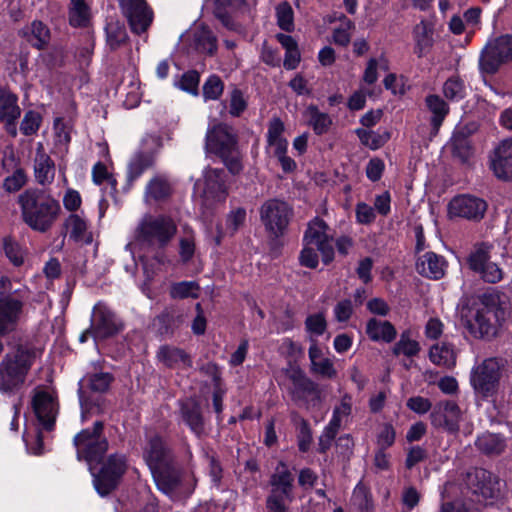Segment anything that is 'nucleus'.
Wrapping results in <instances>:
<instances>
[{"instance_id": "obj_1", "label": "nucleus", "mask_w": 512, "mask_h": 512, "mask_svg": "<svg viewBox=\"0 0 512 512\" xmlns=\"http://www.w3.org/2000/svg\"><path fill=\"white\" fill-rule=\"evenodd\" d=\"M40 351L28 343L12 345L0 361V393L15 395L26 384Z\"/></svg>"}, {"instance_id": "obj_2", "label": "nucleus", "mask_w": 512, "mask_h": 512, "mask_svg": "<svg viewBox=\"0 0 512 512\" xmlns=\"http://www.w3.org/2000/svg\"><path fill=\"white\" fill-rule=\"evenodd\" d=\"M23 222L33 231H49L61 214L57 199L41 189H27L18 197Z\"/></svg>"}, {"instance_id": "obj_3", "label": "nucleus", "mask_w": 512, "mask_h": 512, "mask_svg": "<svg viewBox=\"0 0 512 512\" xmlns=\"http://www.w3.org/2000/svg\"><path fill=\"white\" fill-rule=\"evenodd\" d=\"M507 315L500 295L494 292L485 293L467 318L466 328L475 338L492 339L498 335Z\"/></svg>"}, {"instance_id": "obj_4", "label": "nucleus", "mask_w": 512, "mask_h": 512, "mask_svg": "<svg viewBox=\"0 0 512 512\" xmlns=\"http://www.w3.org/2000/svg\"><path fill=\"white\" fill-rule=\"evenodd\" d=\"M205 150L220 157L230 173L237 175L242 171V156L237 136L230 126L216 124L208 128L205 136Z\"/></svg>"}, {"instance_id": "obj_5", "label": "nucleus", "mask_w": 512, "mask_h": 512, "mask_svg": "<svg viewBox=\"0 0 512 512\" xmlns=\"http://www.w3.org/2000/svg\"><path fill=\"white\" fill-rule=\"evenodd\" d=\"M177 226L168 216L144 215L134 231V241L149 247H165L175 236Z\"/></svg>"}, {"instance_id": "obj_6", "label": "nucleus", "mask_w": 512, "mask_h": 512, "mask_svg": "<svg viewBox=\"0 0 512 512\" xmlns=\"http://www.w3.org/2000/svg\"><path fill=\"white\" fill-rule=\"evenodd\" d=\"M512 61V35L504 34L489 39L479 56V70L482 75H493L500 67Z\"/></svg>"}, {"instance_id": "obj_7", "label": "nucleus", "mask_w": 512, "mask_h": 512, "mask_svg": "<svg viewBox=\"0 0 512 512\" xmlns=\"http://www.w3.org/2000/svg\"><path fill=\"white\" fill-rule=\"evenodd\" d=\"M103 423L96 421L93 428H87L75 435L73 439L78 460H85L89 465L99 463L108 449V442L102 435Z\"/></svg>"}, {"instance_id": "obj_8", "label": "nucleus", "mask_w": 512, "mask_h": 512, "mask_svg": "<svg viewBox=\"0 0 512 512\" xmlns=\"http://www.w3.org/2000/svg\"><path fill=\"white\" fill-rule=\"evenodd\" d=\"M503 367V361L496 357L487 358L474 366L470 375L473 389L484 397L492 396L498 389Z\"/></svg>"}, {"instance_id": "obj_9", "label": "nucleus", "mask_w": 512, "mask_h": 512, "mask_svg": "<svg viewBox=\"0 0 512 512\" xmlns=\"http://www.w3.org/2000/svg\"><path fill=\"white\" fill-rule=\"evenodd\" d=\"M292 217V208L284 201L270 199L260 208V219L265 229L274 237L282 236Z\"/></svg>"}, {"instance_id": "obj_10", "label": "nucleus", "mask_w": 512, "mask_h": 512, "mask_svg": "<svg viewBox=\"0 0 512 512\" xmlns=\"http://www.w3.org/2000/svg\"><path fill=\"white\" fill-rule=\"evenodd\" d=\"M285 375L291 383L289 392L293 400L304 401L308 406H316L321 402L318 385L308 378L300 367L290 365L285 370Z\"/></svg>"}, {"instance_id": "obj_11", "label": "nucleus", "mask_w": 512, "mask_h": 512, "mask_svg": "<svg viewBox=\"0 0 512 512\" xmlns=\"http://www.w3.org/2000/svg\"><path fill=\"white\" fill-rule=\"evenodd\" d=\"M303 242L317 248L324 264H329L333 260V236L329 233L328 225L322 219L316 217L308 223Z\"/></svg>"}, {"instance_id": "obj_12", "label": "nucleus", "mask_w": 512, "mask_h": 512, "mask_svg": "<svg viewBox=\"0 0 512 512\" xmlns=\"http://www.w3.org/2000/svg\"><path fill=\"white\" fill-rule=\"evenodd\" d=\"M126 458L123 455L113 454L103 465L100 472L94 475V487L101 496L108 495L114 490L126 471Z\"/></svg>"}, {"instance_id": "obj_13", "label": "nucleus", "mask_w": 512, "mask_h": 512, "mask_svg": "<svg viewBox=\"0 0 512 512\" xmlns=\"http://www.w3.org/2000/svg\"><path fill=\"white\" fill-rule=\"evenodd\" d=\"M123 329V323L117 315L104 303H97L92 311L91 331L93 337L105 339Z\"/></svg>"}, {"instance_id": "obj_14", "label": "nucleus", "mask_w": 512, "mask_h": 512, "mask_svg": "<svg viewBox=\"0 0 512 512\" xmlns=\"http://www.w3.org/2000/svg\"><path fill=\"white\" fill-rule=\"evenodd\" d=\"M122 14L127 18L132 32H146L153 21V12L145 0H118Z\"/></svg>"}, {"instance_id": "obj_15", "label": "nucleus", "mask_w": 512, "mask_h": 512, "mask_svg": "<svg viewBox=\"0 0 512 512\" xmlns=\"http://www.w3.org/2000/svg\"><path fill=\"white\" fill-rule=\"evenodd\" d=\"M430 419L434 427L454 434L458 432L459 424L463 420V411L452 400L440 401L434 406Z\"/></svg>"}, {"instance_id": "obj_16", "label": "nucleus", "mask_w": 512, "mask_h": 512, "mask_svg": "<svg viewBox=\"0 0 512 512\" xmlns=\"http://www.w3.org/2000/svg\"><path fill=\"white\" fill-rule=\"evenodd\" d=\"M486 210L485 200L469 194L456 196L448 204V214L451 218L479 221L484 217Z\"/></svg>"}, {"instance_id": "obj_17", "label": "nucleus", "mask_w": 512, "mask_h": 512, "mask_svg": "<svg viewBox=\"0 0 512 512\" xmlns=\"http://www.w3.org/2000/svg\"><path fill=\"white\" fill-rule=\"evenodd\" d=\"M203 178L202 204L206 207H212L215 204L223 203L228 196L224 171L207 168L203 173Z\"/></svg>"}, {"instance_id": "obj_18", "label": "nucleus", "mask_w": 512, "mask_h": 512, "mask_svg": "<svg viewBox=\"0 0 512 512\" xmlns=\"http://www.w3.org/2000/svg\"><path fill=\"white\" fill-rule=\"evenodd\" d=\"M24 303L11 295L0 297V335L14 332L23 316Z\"/></svg>"}, {"instance_id": "obj_19", "label": "nucleus", "mask_w": 512, "mask_h": 512, "mask_svg": "<svg viewBox=\"0 0 512 512\" xmlns=\"http://www.w3.org/2000/svg\"><path fill=\"white\" fill-rule=\"evenodd\" d=\"M467 485L474 494L494 498L500 493V482L491 472L475 468L467 473Z\"/></svg>"}, {"instance_id": "obj_20", "label": "nucleus", "mask_w": 512, "mask_h": 512, "mask_svg": "<svg viewBox=\"0 0 512 512\" xmlns=\"http://www.w3.org/2000/svg\"><path fill=\"white\" fill-rule=\"evenodd\" d=\"M143 458L151 472L173 462L170 450L156 434L148 437L143 447Z\"/></svg>"}, {"instance_id": "obj_21", "label": "nucleus", "mask_w": 512, "mask_h": 512, "mask_svg": "<svg viewBox=\"0 0 512 512\" xmlns=\"http://www.w3.org/2000/svg\"><path fill=\"white\" fill-rule=\"evenodd\" d=\"M32 406L42 426L46 430H51L54 427L58 414L56 399L47 391H36L33 396Z\"/></svg>"}, {"instance_id": "obj_22", "label": "nucleus", "mask_w": 512, "mask_h": 512, "mask_svg": "<svg viewBox=\"0 0 512 512\" xmlns=\"http://www.w3.org/2000/svg\"><path fill=\"white\" fill-rule=\"evenodd\" d=\"M491 169L502 180H512V138L505 139L494 149Z\"/></svg>"}, {"instance_id": "obj_23", "label": "nucleus", "mask_w": 512, "mask_h": 512, "mask_svg": "<svg viewBox=\"0 0 512 512\" xmlns=\"http://www.w3.org/2000/svg\"><path fill=\"white\" fill-rule=\"evenodd\" d=\"M154 481L158 489L171 498L179 491L181 486V477L179 470L173 465V462L152 471Z\"/></svg>"}, {"instance_id": "obj_24", "label": "nucleus", "mask_w": 512, "mask_h": 512, "mask_svg": "<svg viewBox=\"0 0 512 512\" xmlns=\"http://www.w3.org/2000/svg\"><path fill=\"white\" fill-rule=\"evenodd\" d=\"M2 169L8 175L3 180L5 191L12 193L19 191L27 182V176L20 167L13 154L5 155L2 159Z\"/></svg>"}, {"instance_id": "obj_25", "label": "nucleus", "mask_w": 512, "mask_h": 512, "mask_svg": "<svg viewBox=\"0 0 512 512\" xmlns=\"http://www.w3.org/2000/svg\"><path fill=\"white\" fill-rule=\"evenodd\" d=\"M248 10L249 7L246 0H215L214 2V15L229 30L236 28L233 17L238 13H245Z\"/></svg>"}, {"instance_id": "obj_26", "label": "nucleus", "mask_w": 512, "mask_h": 512, "mask_svg": "<svg viewBox=\"0 0 512 512\" xmlns=\"http://www.w3.org/2000/svg\"><path fill=\"white\" fill-rule=\"evenodd\" d=\"M156 358L163 366L171 369H186L192 366L190 356L183 349L167 344L159 347Z\"/></svg>"}, {"instance_id": "obj_27", "label": "nucleus", "mask_w": 512, "mask_h": 512, "mask_svg": "<svg viewBox=\"0 0 512 512\" xmlns=\"http://www.w3.org/2000/svg\"><path fill=\"white\" fill-rule=\"evenodd\" d=\"M310 343L308 355L311 362V371L323 378H335L337 370L334 367L333 361L324 356L322 349L318 346L315 339L310 338Z\"/></svg>"}, {"instance_id": "obj_28", "label": "nucleus", "mask_w": 512, "mask_h": 512, "mask_svg": "<svg viewBox=\"0 0 512 512\" xmlns=\"http://www.w3.org/2000/svg\"><path fill=\"white\" fill-rule=\"evenodd\" d=\"M34 176L40 185H49L55 177V164L45 152L41 142L37 143L34 159Z\"/></svg>"}, {"instance_id": "obj_29", "label": "nucleus", "mask_w": 512, "mask_h": 512, "mask_svg": "<svg viewBox=\"0 0 512 512\" xmlns=\"http://www.w3.org/2000/svg\"><path fill=\"white\" fill-rule=\"evenodd\" d=\"M447 263L444 257L434 253L426 252L416 262V269L419 274L430 279H440L444 276Z\"/></svg>"}, {"instance_id": "obj_30", "label": "nucleus", "mask_w": 512, "mask_h": 512, "mask_svg": "<svg viewBox=\"0 0 512 512\" xmlns=\"http://www.w3.org/2000/svg\"><path fill=\"white\" fill-rule=\"evenodd\" d=\"M366 334L372 341L391 343L396 338L397 331L389 321L371 318L366 324Z\"/></svg>"}, {"instance_id": "obj_31", "label": "nucleus", "mask_w": 512, "mask_h": 512, "mask_svg": "<svg viewBox=\"0 0 512 512\" xmlns=\"http://www.w3.org/2000/svg\"><path fill=\"white\" fill-rule=\"evenodd\" d=\"M413 38L415 41V54L421 58L425 56L433 45V28L422 20L413 29Z\"/></svg>"}, {"instance_id": "obj_32", "label": "nucleus", "mask_w": 512, "mask_h": 512, "mask_svg": "<svg viewBox=\"0 0 512 512\" xmlns=\"http://www.w3.org/2000/svg\"><path fill=\"white\" fill-rule=\"evenodd\" d=\"M69 237L75 242L91 243L92 235L88 231L87 220L78 214H71L65 221Z\"/></svg>"}, {"instance_id": "obj_33", "label": "nucleus", "mask_w": 512, "mask_h": 512, "mask_svg": "<svg viewBox=\"0 0 512 512\" xmlns=\"http://www.w3.org/2000/svg\"><path fill=\"white\" fill-rule=\"evenodd\" d=\"M294 476L283 462H280L270 479L271 491L292 495Z\"/></svg>"}, {"instance_id": "obj_34", "label": "nucleus", "mask_w": 512, "mask_h": 512, "mask_svg": "<svg viewBox=\"0 0 512 512\" xmlns=\"http://www.w3.org/2000/svg\"><path fill=\"white\" fill-rule=\"evenodd\" d=\"M428 111L432 114L431 125L434 133H437L445 117L449 113L448 104L436 94H430L425 98Z\"/></svg>"}, {"instance_id": "obj_35", "label": "nucleus", "mask_w": 512, "mask_h": 512, "mask_svg": "<svg viewBox=\"0 0 512 512\" xmlns=\"http://www.w3.org/2000/svg\"><path fill=\"white\" fill-rule=\"evenodd\" d=\"M17 96L7 90L0 89V122H6L11 125L15 122L21 110L17 104Z\"/></svg>"}, {"instance_id": "obj_36", "label": "nucleus", "mask_w": 512, "mask_h": 512, "mask_svg": "<svg viewBox=\"0 0 512 512\" xmlns=\"http://www.w3.org/2000/svg\"><path fill=\"white\" fill-rule=\"evenodd\" d=\"M353 411V398L349 394H344L338 404L333 408L332 417L328 425L340 430L346 425Z\"/></svg>"}, {"instance_id": "obj_37", "label": "nucleus", "mask_w": 512, "mask_h": 512, "mask_svg": "<svg viewBox=\"0 0 512 512\" xmlns=\"http://www.w3.org/2000/svg\"><path fill=\"white\" fill-rule=\"evenodd\" d=\"M153 163L154 154L151 151H141L136 153L128 166V185H132V183L139 178L146 169L150 168Z\"/></svg>"}, {"instance_id": "obj_38", "label": "nucleus", "mask_w": 512, "mask_h": 512, "mask_svg": "<svg viewBox=\"0 0 512 512\" xmlns=\"http://www.w3.org/2000/svg\"><path fill=\"white\" fill-rule=\"evenodd\" d=\"M181 417L196 435H201L204 430V421L198 404L186 402L181 405Z\"/></svg>"}, {"instance_id": "obj_39", "label": "nucleus", "mask_w": 512, "mask_h": 512, "mask_svg": "<svg viewBox=\"0 0 512 512\" xmlns=\"http://www.w3.org/2000/svg\"><path fill=\"white\" fill-rule=\"evenodd\" d=\"M276 39L286 51L283 66L287 70L295 69L301 60L297 42L292 36L282 33L277 34Z\"/></svg>"}, {"instance_id": "obj_40", "label": "nucleus", "mask_w": 512, "mask_h": 512, "mask_svg": "<svg viewBox=\"0 0 512 512\" xmlns=\"http://www.w3.org/2000/svg\"><path fill=\"white\" fill-rule=\"evenodd\" d=\"M23 35L37 49H43L50 40V31L41 21H33L29 27L23 30Z\"/></svg>"}, {"instance_id": "obj_41", "label": "nucleus", "mask_w": 512, "mask_h": 512, "mask_svg": "<svg viewBox=\"0 0 512 512\" xmlns=\"http://www.w3.org/2000/svg\"><path fill=\"white\" fill-rule=\"evenodd\" d=\"M452 154L461 162H467L473 155V147L463 131H456L449 143Z\"/></svg>"}, {"instance_id": "obj_42", "label": "nucleus", "mask_w": 512, "mask_h": 512, "mask_svg": "<svg viewBox=\"0 0 512 512\" xmlns=\"http://www.w3.org/2000/svg\"><path fill=\"white\" fill-rule=\"evenodd\" d=\"M430 360L439 366L452 367L456 363V356L452 346L446 342L433 345L429 351Z\"/></svg>"}, {"instance_id": "obj_43", "label": "nucleus", "mask_w": 512, "mask_h": 512, "mask_svg": "<svg viewBox=\"0 0 512 512\" xmlns=\"http://www.w3.org/2000/svg\"><path fill=\"white\" fill-rule=\"evenodd\" d=\"M306 115L309 125L312 126L314 132L318 135L326 133L332 124L330 116L327 113L320 112L314 105H310L306 109Z\"/></svg>"}, {"instance_id": "obj_44", "label": "nucleus", "mask_w": 512, "mask_h": 512, "mask_svg": "<svg viewBox=\"0 0 512 512\" xmlns=\"http://www.w3.org/2000/svg\"><path fill=\"white\" fill-rule=\"evenodd\" d=\"M492 245L487 243L476 244L468 257V264L471 270L478 272L490 260Z\"/></svg>"}, {"instance_id": "obj_45", "label": "nucleus", "mask_w": 512, "mask_h": 512, "mask_svg": "<svg viewBox=\"0 0 512 512\" xmlns=\"http://www.w3.org/2000/svg\"><path fill=\"white\" fill-rule=\"evenodd\" d=\"M182 316L172 310H165L154 320V325L158 326V332L161 335L172 334L173 331L182 323Z\"/></svg>"}, {"instance_id": "obj_46", "label": "nucleus", "mask_w": 512, "mask_h": 512, "mask_svg": "<svg viewBox=\"0 0 512 512\" xmlns=\"http://www.w3.org/2000/svg\"><path fill=\"white\" fill-rule=\"evenodd\" d=\"M476 446L485 454H500L505 448V442L498 434L485 433L477 438Z\"/></svg>"}, {"instance_id": "obj_47", "label": "nucleus", "mask_w": 512, "mask_h": 512, "mask_svg": "<svg viewBox=\"0 0 512 512\" xmlns=\"http://www.w3.org/2000/svg\"><path fill=\"white\" fill-rule=\"evenodd\" d=\"M127 32L123 24L111 21L106 25V40L112 50L119 48L127 40Z\"/></svg>"}, {"instance_id": "obj_48", "label": "nucleus", "mask_w": 512, "mask_h": 512, "mask_svg": "<svg viewBox=\"0 0 512 512\" xmlns=\"http://www.w3.org/2000/svg\"><path fill=\"white\" fill-rule=\"evenodd\" d=\"M356 135L358 136L360 142L369 147L372 150L379 149L382 147L390 138L388 132H383L382 134L367 130L363 128H359L356 130Z\"/></svg>"}, {"instance_id": "obj_49", "label": "nucleus", "mask_w": 512, "mask_h": 512, "mask_svg": "<svg viewBox=\"0 0 512 512\" xmlns=\"http://www.w3.org/2000/svg\"><path fill=\"white\" fill-rule=\"evenodd\" d=\"M443 94L450 101H460L466 96V86L458 76L448 78L443 84Z\"/></svg>"}, {"instance_id": "obj_50", "label": "nucleus", "mask_w": 512, "mask_h": 512, "mask_svg": "<svg viewBox=\"0 0 512 512\" xmlns=\"http://www.w3.org/2000/svg\"><path fill=\"white\" fill-rule=\"evenodd\" d=\"M89 8L83 0H72L69 21L74 27H84L89 22Z\"/></svg>"}, {"instance_id": "obj_51", "label": "nucleus", "mask_w": 512, "mask_h": 512, "mask_svg": "<svg viewBox=\"0 0 512 512\" xmlns=\"http://www.w3.org/2000/svg\"><path fill=\"white\" fill-rule=\"evenodd\" d=\"M200 287L195 281H182L174 283L170 289V296L174 299L198 298Z\"/></svg>"}, {"instance_id": "obj_52", "label": "nucleus", "mask_w": 512, "mask_h": 512, "mask_svg": "<svg viewBox=\"0 0 512 512\" xmlns=\"http://www.w3.org/2000/svg\"><path fill=\"white\" fill-rule=\"evenodd\" d=\"M171 193V186L165 178L155 177L147 185L146 195L154 200H161Z\"/></svg>"}, {"instance_id": "obj_53", "label": "nucleus", "mask_w": 512, "mask_h": 512, "mask_svg": "<svg viewBox=\"0 0 512 512\" xmlns=\"http://www.w3.org/2000/svg\"><path fill=\"white\" fill-rule=\"evenodd\" d=\"M420 351L419 343L409 337V332H403L399 341L393 347V354L399 356L403 354L412 357Z\"/></svg>"}, {"instance_id": "obj_54", "label": "nucleus", "mask_w": 512, "mask_h": 512, "mask_svg": "<svg viewBox=\"0 0 512 512\" xmlns=\"http://www.w3.org/2000/svg\"><path fill=\"white\" fill-rule=\"evenodd\" d=\"M276 17L278 26L287 32L294 29V13L288 2H282L276 6Z\"/></svg>"}, {"instance_id": "obj_55", "label": "nucleus", "mask_w": 512, "mask_h": 512, "mask_svg": "<svg viewBox=\"0 0 512 512\" xmlns=\"http://www.w3.org/2000/svg\"><path fill=\"white\" fill-rule=\"evenodd\" d=\"M354 29V23L346 16L340 18L339 27L333 31V42L340 46H347L351 40V31Z\"/></svg>"}, {"instance_id": "obj_56", "label": "nucleus", "mask_w": 512, "mask_h": 512, "mask_svg": "<svg viewBox=\"0 0 512 512\" xmlns=\"http://www.w3.org/2000/svg\"><path fill=\"white\" fill-rule=\"evenodd\" d=\"M327 328V321L324 313L319 312L309 315L305 320V329L314 336H321Z\"/></svg>"}, {"instance_id": "obj_57", "label": "nucleus", "mask_w": 512, "mask_h": 512, "mask_svg": "<svg viewBox=\"0 0 512 512\" xmlns=\"http://www.w3.org/2000/svg\"><path fill=\"white\" fill-rule=\"evenodd\" d=\"M293 499L292 495L286 496L281 492L271 491L267 498V508L270 512H287V504Z\"/></svg>"}, {"instance_id": "obj_58", "label": "nucleus", "mask_w": 512, "mask_h": 512, "mask_svg": "<svg viewBox=\"0 0 512 512\" xmlns=\"http://www.w3.org/2000/svg\"><path fill=\"white\" fill-rule=\"evenodd\" d=\"M224 85L222 80L216 76H210L203 85V95L205 99L216 100L223 93Z\"/></svg>"}, {"instance_id": "obj_59", "label": "nucleus", "mask_w": 512, "mask_h": 512, "mask_svg": "<svg viewBox=\"0 0 512 512\" xmlns=\"http://www.w3.org/2000/svg\"><path fill=\"white\" fill-rule=\"evenodd\" d=\"M40 124V114L35 111H28L25 113L24 118L21 122L20 130L24 135L30 136L35 134L39 130Z\"/></svg>"}, {"instance_id": "obj_60", "label": "nucleus", "mask_w": 512, "mask_h": 512, "mask_svg": "<svg viewBox=\"0 0 512 512\" xmlns=\"http://www.w3.org/2000/svg\"><path fill=\"white\" fill-rule=\"evenodd\" d=\"M197 47L207 54H213L216 51V38L209 30H202L196 36Z\"/></svg>"}, {"instance_id": "obj_61", "label": "nucleus", "mask_w": 512, "mask_h": 512, "mask_svg": "<svg viewBox=\"0 0 512 512\" xmlns=\"http://www.w3.org/2000/svg\"><path fill=\"white\" fill-rule=\"evenodd\" d=\"M4 251L6 256L15 266H21L24 262V255L21 247L16 242L11 239H5L4 243Z\"/></svg>"}, {"instance_id": "obj_62", "label": "nucleus", "mask_w": 512, "mask_h": 512, "mask_svg": "<svg viewBox=\"0 0 512 512\" xmlns=\"http://www.w3.org/2000/svg\"><path fill=\"white\" fill-rule=\"evenodd\" d=\"M477 273L488 283H497L503 278V272L499 266L490 261Z\"/></svg>"}, {"instance_id": "obj_63", "label": "nucleus", "mask_w": 512, "mask_h": 512, "mask_svg": "<svg viewBox=\"0 0 512 512\" xmlns=\"http://www.w3.org/2000/svg\"><path fill=\"white\" fill-rule=\"evenodd\" d=\"M353 311V303L350 299L340 300L333 309L334 317L338 322L348 321L351 318Z\"/></svg>"}, {"instance_id": "obj_64", "label": "nucleus", "mask_w": 512, "mask_h": 512, "mask_svg": "<svg viewBox=\"0 0 512 512\" xmlns=\"http://www.w3.org/2000/svg\"><path fill=\"white\" fill-rule=\"evenodd\" d=\"M112 381V376L109 373H97L89 378V386L92 391L105 392Z\"/></svg>"}]
</instances>
